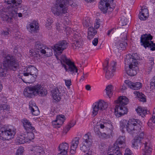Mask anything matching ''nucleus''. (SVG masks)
Returning a JSON list of instances; mask_svg holds the SVG:
<instances>
[{
	"mask_svg": "<svg viewBox=\"0 0 155 155\" xmlns=\"http://www.w3.org/2000/svg\"><path fill=\"white\" fill-rule=\"evenodd\" d=\"M112 125L110 120H103L99 123L94 128L95 132L96 135L101 138L104 139L110 138L112 132Z\"/></svg>",
	"mask_w": 155,
	"mask_h": 155,
	"instance_id": "1",
	"label": "nucleus"
},
{
	"mask_svg": "<svg viewBox=\"0 0 155 155\" xmlns=\"http://www.w3.org/2000/svg\"><path fill=\"white\" fill-rule=\"evenodd\" d=\"M47 94V90L40 84L28 86L25 89L24 92L25 96L31 98L37 95L41 96H45Z\"/></svg>",
	"mask_w": 155,
	"mask_h": 155,
	"instance_id": "2",
	"label": "nucleus"
},
{
	"mask_svg": "<svg viewBox=\"0 0 155 155\" xmlns=\"http://www.w3.org/2000/svg\"><path fill=\"white\" fill-rule=\"evenodd\" d=\"M115 102L117 104L115 108V112L117 117H120L127 113V109L125 106L128 103V99L126 97H120Z\"/></svg>",
	"mask_w": 155,
	"mask_h": 155,
	"instance_id": "3",
	"label": "nucleus"
},
{
	"mask_svg": "<svg viewBox=\"0 0 155 155\" xmlns=\"http://www.w3.org/2000/svg\"><path fill=\"white\" fill-rule=\"evenodd\" d=\"M68 3V0H56L54 6L51 9L52 12L55 15L62 16L67 12L66 5Z\"/></svg>",
	"mask_w": 155,
	"mask_h": 155,
	"instance_id": "4",
	"label": "nucleus"
},
{
	"mask_svg": "<svg viewBox=\"0 0 155 155\" xmlns=\"http://www.w3.org/2000/svg\"><path fill=\"white\" fill-rule=\"evenodd\" d=\"M140 121L137 119L129 120L126 125V130L128 133L133 135L137 134L140 132Z\"/></svg>",
	"mask_w": 155,
	"mask_h": 155,
	"instance_id": "5",
	"label": "nucleus"
},
{
	"mask_svg": "<svg viewBox=\"0 0 155 155\" xmlns=\"http://www.w3.org/2000/svg\"><path fill=\"white\" fill-rule=\"evenodd\" d=\"M60 58L61 60V64L66 71L70 72L72 74L74 72H78V68L74 63L68 59L65 55H62L60 57Z\"/></svg>",
	"mask_w": 155,
	"mask_h": 155,
	"instance_id": "6",
	"label": "nucleus"
},
{
	"mask_svg": "<svg viewBox=\"0 0 155 155\" xmlns=\"http://www.w3.org/2000/svg\"><path fill=\"white\" fill-rule=\"evenodd\" d=\"M153 37L150 34L142 35L140 37V43L141 46H143L145 48L148 47L150 50H155V43L150 41L152 39Z\"/></svg>",
	"mask_w": 155,
	"mask_h": 155,
	"instance_id": "7",
	"label": "nucleus"
},
{
	"mask_svg": "<svg viewBox=\"0 0 155 155\" xmlns=\"http://www.w3.org/2000/svg\"><path fill=\"white\" fill-rule=\"evenodd\" d=\"M93 140L91 133L88 132L85 134L82 138V145L80 147V150L84 153L87 151L92 145Z\"/></svg>",
	"mask_w": 155,
	"mask_h": 155,
	"instance_id": "8",
	"label": "nucleus"
},
{
	"mask_svg": "<svg viewBox=\"0 0 155 155\" xmlns=\"http://www.w3.org/2000/svg\"><path fill=\"white\" fill-rule=\"evenodd\" d=\"M10 69L16 71L18 67V64L15 57L9 54L7 55L4 58L3 64Z\"/></svg>",
	"mask_w": 155,
	"mask_h": 155,
	"instance_id": "9",
	"label": "nucleus"
},
{
	"mask_svg": "<svg viewBox=\"0 0 155 155\" xmlns=\"http://www.w3.org/2000/svg\"><path fill=\"white\" fill-rule=\"evenodd\" d=\"M16 134V129L7 127H2L0 129V137L3 140H9L14 137Z\"/></svg>",
	"mask_w": 155,
	"mask_h": 155,
	"instance_id": "10",
	"label": "nucleus"
},
{
	"mask_svg": "<svg viewBox=\"0 0 155 155\" xmlns=\"http://www.w3.org/2000/svg\"><path fill=\"white\" fill-rule=\"evenodd\" d=\"M140 141V139H139L138 137H135L134 143L132 144L133 147L136 149H138L141 147L142 145H144V149H143L144 152L143 155H150L152 149L147 145V143L146 142L142 144Z\"/></svg>",
	"mask_w": 155,
	"mask_h": 155,
	"instance_id": "11",
	"label": "nucleus"
},
{
	"mask_svg": "<svg viewBox=\"0 0 155 155\" xmlns=\"http://www.w3.org/2000/svg\"><path fill=\"white\" fill-rule=\"evenodd\" d=\"M107 64L104 65V70L106 71V78L108 79L112 78L114 75L113 73L114 72L116 69L117 62L114 61H112L110 64L106 61Z\"/></svg>",
	"mask_w": 155,
	"mask_h": 155,
	"instance_id": "12",
	"label": "nucleus"
},
{
	"mask_svg": "<svg viewBox=\"0 0 155 155\" xmlns=\"http://www.w3.org/2000/svg\"><path fill=\"white\" fill-rule=\"evenodd\" d=\"M107 104L103 100H101L94 103L92 105V115L96 116L98 110H103L107 107Z\"/></svg>",
	"mask_w": 155,
	"mask_h": 155,
	"instance_id": "13",
	"label": "nucleus"
},
{
	"mask_svg": "<svg viewBox=\"0 0 155 155\" xmlns=\"http://www.w3.org/2000/svg\"><path fill=\"white\" fill-rule=\"evenodd\" d=\"M68 47V43L65 40L59 41L55 45L53 49L56 52L58 55H60L62 51Z\"/></svg>",
	"mask_w": 155,
	"mask_h": 155,
	"instance_id": "14",
	"label": "nucleus"
},
{
	"mask_svg": "<svg viewBox=\"0 0 155 155\" xmlns=\"http://www.w3.org/2000/svg\"><path fill=\"white\" fill-rule=\"evenodd\" d=\"M113 1L114 0H101L99 8L104 13L107 12V10L109 8H110V11H112L113 9L110 8V5L113 4Z\"/></svg>",
	"mask_w": 155,
	"mask_h": 155,
	"instance_id": "15",
	"label": "nucleus"
},
{
	"mask_svg": "<svg viewBox=\"0 0 155 155\" xmlns=\"http://www.w3.org/2000/svg\"><path fill=\"white\" fill-rule=\"evenodd\" d=\"M35 47L36 52L33 53L30 52V53L31 55L36 57L37 59H38L40 57L39 52L42 53V50L45 48V45L39 42H35Z\"/></svg>",
	"mask_w": 155,
	"mask_h": 155,
	"instance_id": "16",
	"label": "nucleus"
},
{
	"mask_svg": "<svg viewBox=\"0 0 155 155\" xmlns=\"http://www.w3.org/2000/svg\"><path fill=\"white\" fill-rule=\"evenodd\" d=\"M137 59V58H134L133 55H131L130 54H128L124 60L125 64L127 65H129L130 67L137 66L138 62Z\"/></svg>",
	"mask_w": 155,
	"mask_h": 155,
	"instance_id": "17",
	"label": "nucleus"
},
{
	"mask_svg": "<svg viewBox=\"0 0 155 155\" xmlns=\"http://www.w3.org/2000/svg\"><path fill=\"white\" fill-rule=\"evenodd\" d=\"M8 4H12L13 5H15L16 7L14 10H13L14 8H12L11 16L13 17L14 15L17 13V11L18 8H20L21 6V3L22 2L21 0H8L7 1Z\"/></svg>",
	"mask_w": 155,
	"mask_h": 155,
	"instance_id": "18",
	"label": "nucleus"
},
{
	"mask_svg": "<svg viewBox=\"0 0 155 155\" xmlns=\"http://www.w3.org/2000/svg\"><path fill=\"white\" fill-rule=\"evenodd\" d=\"M61 86H59L52 91V97L54 100L55 101V102H58L61 99Z\"/></svg>",
	"mask_w": 155,
	"mask_h": 155,
	"instance_id": "19",
	"label": "nucleus"
},
{
	"mask_svg": "<svg viewBox=\"0 0 155 155\" xmlns=\"http://www.w3.org/2000/svg\"><path fill=\"white\" fill-rule=\"evenodd\" d=\"M125 137L124 136H120L117 140L115 143L113 145V146L111 147L115 148L116 149V147H118L120 150V148H121L124 147L125 145Z\"/></svg>",
	"mask_w": 155,
	"mask_h": 155,
	"instance_id": "20",
	"label": "nucleus"
},
{
	"mask_svg": "<svg viewBox=\"0 0 155 155\" xmlns=\"http://www.w3.org/2000/svg\"><path fill=\"white\" fill-rule=\"evenodd\" d=\"M27 72L24 73L23 75L24 76H29V74L33 75L35 78H36L38 74V70L37 69L33 66H29L27 68Z\"/></svg>",
	"mask_w": 155,
	"mask_h": 155,
	"instance_id": "21",
	"label": "nucleus"
},
{
	"mask_svg": "<svg viewBox=\"0 0 155 155\" xmlns=\"http://www.w3.org/2000/svg\"><path fill=\"white\" fill-rule=\"evenodd\" d=\"M69 147L68 143L63 142L60 144L58 146L59 150L60 152L58 155H67Z\"/></svg>",
	"mask_w": 155,
	"mask_h": 155,
	"instance_id": "22",
	"label": "nucleus"
},
{
	"mask_svg": "<svg viewBox=\"0 0 155 155\" xmlns=\"http://www.w3.org/2000/svg\"><path fill=\"white\" fill-rule=\"evenodd\" d=\"M126 83L128 87L134 90L140 89L142 86V84L139 82L134 83L130 81H126Z\"/></svg>",
	"mask_w": 155,
	"mask_h": 155,
	"instance_id": "23",
	"label": "nucleus"
},
{
	"mask_svg": "<svg viewBox=\"0 0 155 155\" xmlns=\"http://www.w3.org/2000/svg\"><path fill=\"white\" fill-rule=\"evenodd\" d=\"M27 28L29 29V31L31 33L35 32L39 29L38 24L37 21H33L27 25Z\"/></svg>",
	"mask_w": 155,
	"mask_h": 155,
	"instance_id": "24",
	"label": "nucleus"
},
{
	"mask_svg": "<svg viewBox=\"0 0 155 155\" xmlns=\"http://www.w3.org/2000/svg\"><path fill=\"white\" fill-rule=\"evenodd\" d=\"M23 124V126L26 131H33L35 129L34 127H32L30 122L26 118L22 119L21 121Z\"/></svg>",
	"mask_w": 155,
	"mask_h": 155,
	"instance_id": "25",
	"label": "nucleus"
},
{
	"mask_svg": "<svg viewBox=\"0 0 155 155\" xmlns=\"http://www.w3.org/2000/svg\"><path fill=\"white\" fill-rule=\"evenodd\" d=\"M65 120V117L64 115H61L57 116L56 119L53 121L52 124L53 125H61Z\"/></svg>",
	"mask_w": 155,
	"mask_h": 155,
	"instance_id": "26",
	"label": "nucleus"
},
{
	"mask_svg": "<svg viewBox=\"0 0 155 155\" xmlns=\"http://www.w3.org/2000/svg\"><path fill=\"white\" fill-rule=\"evenodd\" d=\"M124 37L122 38V40H124V41L120 42L119 44H117V48L119 51H122L125 50L126 49V46L127 45V42H125V41L127 39V34L125 33L124 34Z\"/></svg>",
	"mask_w": 155,
	"mask_h": 155,
	"instance_id": "27",
	"label": "nucleus"
},
{
	"mask_svg": "<svg viewBox=\"0 0 155 155\" xmlns=\"http://www.w3.org/2000/svg\"><path fill=\"white\" fill-rule=\"evenodd\" d=\"M138 68L137 66H131L130 67L129 66V69L128 70H126V72L127 74L130 76H134L137 74V70Z\"/></svg>",
	"mask_w": 155,
	"mask_h": 155,
	"instance_id": "28",
	"label": "nucleus"
},
{
	"mask_svg": "<svg viewBox=\"0 0 155 155\" xmlns=\"http://www.w3.org/2000/svg\"><path fill=\"white\" fill-rule=\"evenodd\" d=\"M29 108L31 110V112L32 114L36 116L38 115V113L37 112V110H35V109H37L38 107L36 106L35 103L33 101H31L29 103Z\"/></svg>",
	"mask_w": 155,
	"mask_h": 155,
	"instance_id": "29",
	"label": "nucleus"
},
{
	"mask_svg": "<svg viewBox=\"0 0 155 155\" xmlns=\"http://www.w3.org/2000/svg\"><path fill=\"white\" fill-rule=\"evenodd\" d=\"M79 138L78 137H75L71 142V145L70 148L71 152L73 150L72 154L74 152V151L76 150V148L79 143Z\"/></svg>",
	"mask_w": 155,
	"mask_h": 155,
	"instance_id": "30",
	"label": "nucleus"
},
{
	"mask_svg": "<svg viewBox=\"0 0 155 155\" xmlns=\"http://www.w3.org/2000/svg\"><path fill=\"white\" fill-rule=\"evenodd\" d=\"M97 33V31L93 27H89L88 28L87 38L89 40L92 39Z\"/></svg>",
	"mask_w": 155,
	"mask_h": 155,
	"instance_id": "31",
	"label": "nucleus"
},
{
	"mask_svg": "<svg viewBox=\"0 0 155 155\" xmlns=\"http://www.w3.org/2000/svg\"><path fill=\"white\" fill-rule=\"evenodd\" d=\"M108 155H122L118 147H111L108 150Z\"/></svg>",
	"mask_w": 155,
	"mask_h": 155,
	"instance_id": "32",
	"label": "nucleus"
},
{
	"mask_svg": "<svg viewBox=\"0 0 155 155\" xmlns=\"http://www.w3.org/2000/svg\"><path fill=\"white\" fill-rule=\"evenodd\" d=\"M8 68L3 64L0 65V77H5L7 73Z\"/></svg>",
	"mask_w": 155,
	"mask_h": 155,
	"instance_id": "33",
	"label": "nucleus"
},
{
	"mask_svg": "<svg viewBox=\"0 0 155 155\" xmlns=\"http://www.w3.org/2000/svg\"><path fill=\"white\" fill-rule=\"evenodd\" d=\"M27 131V133H25L24 135L26 139L28 140V142L34 139L35 136L34 133L31 131Z\"/></svg>",
	"mask_w": 155,
	"mask_h": 155,
	"instance_id": "34",
	"label": "nucleus"
},
{
	"mask_svg": "<svg viewBox=\"0 0 155 155\" xmlns=\"http://www.w3.org/2000/svg\"><path fill=\"white\" fill-rule=\"evenodd\" d=\"M134 94L138 97L140 101L143 102L146 101L145 95L142 93H140L138 91H135L134 92Z\"/></svg>",
	"mask_w": 155,
	"mask_h": 155,
	"instance_id": "35",
	"label": "nucleus"
},
{
	"mask_svg": "<svg viewBox=\"0 0 155 155\" xmlns=\"http://www.w3.org/2000/svg\"><path fill=\"white\" fill-rule=\"evenodd\" d=\"M136 111L137 113L140 115L144 116L147 113V110L144 107H138L137 109H136Z\"/></svg>",
	"mask_w": 155,
	"mask_h": 155,
	"instance_id": "36",
	"label": "nucleus"
},
{
	"mask_svg": "<svg viewBox=\"0 0 155 155\" xmlns=\"http://www.w3.org/2000/svg\"><path fill=\"white\" fill-rule=\"evenodd\" d=\"M16 140L18 144H21L28 142V140L26 139L24 134L23 135H21L20 137H17Z\"/></svg>",
	"mask_w": 155,
	"mask_h": 155,
	"instance_id": "37",
	"label": "nucleus"
},
{
	"mask_svg": "<svg viewBox=\"0 0 155 155\" xmlns=\"http://www.w3.org/2000/svg\"><path fill=\"white\" fill-rule=\"evenodd\" d=\"M129 17L130 18V16ZM130 18H129V19H127L126 17V16H122L120 19V22L122 24V25L124 26L129 24L130 20Z\"/></svg>",
	"mask_w": 155,
	"mask_h": 155,
	"instance_id": "38",
	"label": "nucleus"
},
{
	"mask_svg": "<svg viewBox=\"0 0 155 155\" xmlns=\"http://www.w3.org/2000/svg\"><path fill=\"white\" fill-rule=\"evenodd\" d=\"M113 86L111 85H108L106 88L107 94L109 98H110L113 94Z\"/></svg>",
	"mask_w": 155,
	"mask_h": 155,
	"instance_id": "39",
	"label": "nucleus"
},
{
	"mask_svg": "<svg viewBox=\"0 0 155 155\" xmlns=\"http://www.w3.org/2000/svg\"><path fill=\"white\" fill-rule=\"evenodd\" d=\"M42 54H45L47 56H49L52 54V51L51 49L46 48L45 46V48L42 50Z\"/></svg>",
	"mask_w": 155,
	"mask_h": 155,
	"instance_id": "40",
	"label": "nucleus"
},
{
	"mask_svg": "<svg viewBox=\"0 0 155 155\" xmlns=\"http://www.w3.org/2000/svg\"><path fill=\"white\" fill-rule=\"evenodd\" d=\"M82 41H74L72 43V46L74 49H78L81 46Z\"/></svg>",
	"mask_w": 155,
	"mask_h": 155,
	"instance_id": "41",
	"label": "nucleus"
},
{
	"mask_svg": "<svg viewBox=\"0 0 155 155\" xmlns=\"http://www.w3.org/2000/svg\"><path fill=\"white\" fill-rule=\"evenodd\" d=\"M141 11L140 12L141 13H144V14L145 15V17H148V10L147 8H145L144 7H142L141 8Z\"/></svg>",
	"mask_w": 155,
	"mask_h": 155,
	"instance_id": "42",
	"label": "nucleus"
},
{
	"mask_svg": "<svg viewBox=\"0 0 155 155\" xmlns=\"http://www.w3.org/2000/svg\"><path fill=\"white\" fill-rule=\"evenodd\" d=\"M127 123L128 122L127 120H122L120 122V127L123 129L125 127V126H126V125L127 124Z\"/></svg>",
	"mask_w": 155,
	"mask_h": 155,
	"instance_id": "43",
	"label": "nucleus"
},
{
	"mask_svg": "<svg viewBox=\"0 0 155 155\" xmlns=\"http://www.w3.org/2000/svg\"><path fill=\"white\" fill-rule=\"evenodd\" d=\"M34 150L37 153H39L42 154L43 152L42 149L41 147L37 146L34 147Z\"/></svg>",
	"mask_w": 155,
	"mask_h": 155,
	"instance_id": "44",
	"label": "nucleus"
},
{
	"mask_svg": "<svg viewBox=\"0 0 155 155\" xmlns=\"http://www.w3.org/2000/svg\"><path fill=\"white\" fill-rule=\"evenodd\" d=\"M73 38H74V41H82L81 37L79 34L75 33L73 35Z\"/></svg>",
	"mask_w": 155,
	"mask_h": 155,
	"instance_id": "45",
	"label": "nucleus"
},
{
	"mask_svg": "<svg viewBox=\"0 0 155 155\" xmlns=\"http://www.w3.org/2000/svg\"><path fill=\"white\" fill-rule=\"evenodd\" d=\"M71 127L70 124H68L67 125L64 129V130L62 132L63 134H66Z\"/></svg>",
	"mask_w": 155,
	"mask_h": 155,
	"instance_id": "46",
	"label": "nucleus"
},
{
	"mask_svg": "<svg viewBox=\"0 0 155 155\" xmlns=\"http://www.w3.org/2000/svg\"><path fill=\"white\" fill-rule=\"evenodd\" d=\"M24 149L23 147H20L18 149L16 153V155H23Z\"/></svg>",
	"mask_w": 155,
	"mask_h": 155,
	"instance_id": "47",
	"label": "nucleus"
},
{
	"mask_svg": "<svg viewBox=\"0 0 155 155\" xmlns=\"http://www.w3.org/2000/svg\"><path fill=\"white\" fill-rule=\"evenodd\" d=\"M148 17H145V15L144 14V13H139V18L141 20H146L147 18Z\"/></svg>",
	"mask_w": 155,
	"mask_h": 155,
	"instance_id": "48",
	"label": "nucleus"
},
{
	"mask_svg": "<svg viewBox=\"0 0 155 155\" xmlns=\"http://www.w3.org/2000/svg\"><path fill=\"white\" fill-rule=\"evenodd\" d=\"M28 81L29 82V83H31L35 81L36 78H35L33 77V75L31 74H29V76H28Z\"/></svg>",
	"mask_w": 155,
	"mask_h": 155,
	"instance_id": "49",
	"label": "nucleus"
},
{
	"mask_svg": "<svg viewBox=\"0 0 155 155\" xmlns=\"http://www.w3.org/2000/svg\"><path fill=\"white\" fill-rule=\"evenodd\" d=\"M65 84L68 87H69L71 85V80L68 79V80H64Z\"/></svg>",
	"mask_w": 155,
	"mask_h": 155,
	"instance_id": "50",
	"label": "nucleus"
},
{
	"mask_svg": "<svg viewBox=\"0 0 155 155\" xmlns=\"http://www.w3.org/2000/svg\"><path fill=\"white\" fill-rule=\"evenodd\" d=\"M149 121L151 123L152 122L155 123V109L153 111V113L152 115V118Z\"/></svg>",
	"mask_w": 155,
	"mask_h": 155,
	"instance_id": "51",
	"label": "nucleus"
},
{
	"mask_svg": "<svg viewBox=\"0 0 155 155\" xmlns=\"http://www.w3.org/2000/svg\"><path fill=\"white\" fill-rule=\"evenodd\" d=\"M83 24L84 25H85L86 27H87L89 26V19L87 18V19L83 21Z\"/></svg>",
	"mask_w": 155,
	"mask_h": 155,
	"instance_id": "52",
	"label": "nucleus"
},
{
	"mask_svg": "<svg viewBox=\"0 0 155 155\" xmlns=\"http://www.w3.org/2000/svg\"><path fill=\"white\" fill-rule=\"evenodd\" d=\"M3 110H8L10 108L9 106L7 104L2 105Z\"/></svg>",
	"mask_w": 155,
	"mask_h": 155,
	"instance_id": "53",
	"label": "nucleus"
},
{
	"mask_svg": "<svg viewBox=\"0 0 155 155\" xmlns=\"http://www.w3.org/2000/svg\"><path fill=\"white\" fill-rule=\"evenodd\" d=\"M53 20L51 18H48L46 22L47 24H48L49 25H51L53 22Z\"/></svg>",
	"mask_w": 155,
	"mask_h": 155,
	"instance_id": "54",
	"label": "nucleus"
},
{
	"mask_svg": "<svg viewBox=\"0 0 155 155\" xmlns=\"http://www.w3.org/2000/svg\"><path fill=\"white\" fill-rule=\"evenodd\" d=\"M98 38H94V40L92 41V44L94 46L97 45L98 42Z\"/></svg>",
	"mask_w": 155,
	"mask_h": 155,
	"instance_id": "55",
	"label": "nucleus"
},
{
	"mask_svg": "<svg viewBox=\"0 0 155 155\" xmlns=\"http://www.w3.org/2000/svg\"><path fill=\"white\" fill-rule=\"evenodd\" d=\"M114 30H116V29L114 28L109 30L107 33V35L109 36L110 35L111 33H113L114 32Z\"/></svg>",
	"mask_w": 155,
	"mask_h": 155,
	"instance_id": "56",
	"label": "nucleus"
},
{
	"mask_svg": "<svg viewBox=\"0 0 155 155\" xmlns=\"http://www.w3.org/2000/svg\"><path fill=\"white\" fill-rule=\"evenodd\" d=\"M144 136V134L142 132H141L139 136L137 137H138L139 139H140V140H141V139L143 138Z\"/></svg>",
	"mask_w": 155,
	"mask_h": 155,
	"instance_id": "57",
	"label": "nucleus"
},
{
	"mask_svg": "<svg viewBox=\"0 0 155 155\" xmlns=\"http://www.w3.org/2000/svg\"><path fill=\"white\" fill-rule=\"evenodd\" d=\"M150 62L149 64L151 65V69H152V66L154 65V62H153V58H151V60H150Z\"/></svg>",
	"mask_w": 155,
	"mask_h": 155,
	"instance_id": "58",
	"label": "nucleus"
},
{
	"mask_svg": "<svg viewBox=\"0 0 155 155\" xmlns=\"http://www.w3.org/2000/svg\"><path fill=\"white\" fill-rule=\"evenodd\" d=\"M1 34L2 36H5L9 34V32L7 31H3L2 32Z\"/></svg>",
	"mask_w": 155,
	"mask_h": 155,
	"instance_id": "59",
	"label": "nucleus"
},
{
	"mask_svg": "<svg viewBox=\"0 0 155 155\" xmlns=\"http://www.w3.org/2000/svg\"><path fill=\"white\" fill-rule=\"evenodd\" d=\"M131 151L129 148H127L125 150V154H131Z\"/></svg>",
	"mask_w": 155,
	"mask_h": 155,
	"instance_id": "60",
	"label": "nucleus"
},
{
	"mask_svg": "<svg viewBox=\"0 0 155 155\" xmlns=\"http://www.w3.org/2000/svg\"><path fill=\"white\" fill-rule=\"evenodd\" d=\"M100 26V24L99 22H97L94 24V27L96 29H98Z\"/></svg>",
	"mask_w": 155,
	"mask_h": 155,
	"instance_id": "61",
	"label": "nucleus"
},
{
	"mask_svg": "<svg viewBox=\"0 0 155 155\" xmlns=\"http://www.w3.org/2000/svg\"><path fill=\"white\" fill-rule=\"evenodd\" d=\"M86 89L88 91H90L91 90V87L89 85H87L85 86Z\"/></svg>",
	"mask_w": 155,
	"mask_h": 155,
	"instance_id": "62",
	"label": "nucleus"
},
{
	"mask_svg": "<svg viewBox=\"0 0 155 155\" xmlns=\"http://www.w3.org/2000/svg\"><path fill=\"white\" fill-rule=\"evenodd\" d=\"M132 55H133V56H134V58H137V60H138V59H139V57H138L137 56V53H134V54H133Z\"/></svg>",
	"mask_w": 155,
	"mask_h": 155,
	"instance_id": "63",
	"label": "nucleus"
},
{
	"mask_svg": "<svg viewBox=\"0 0 155 155\" xmlns=\"http://www.w3.org/2000/svg\"><path fill=\"white\" fill-rule=\"evenodd\" d=\"M127 88V87L124 84L122 86V87L121 88V90H124Z\"/></svg>",
	"mask_w": 155,
	"mask_h": 155,
	"instance_id": "64",
	"label": "nucleus"
}]
</instances>
